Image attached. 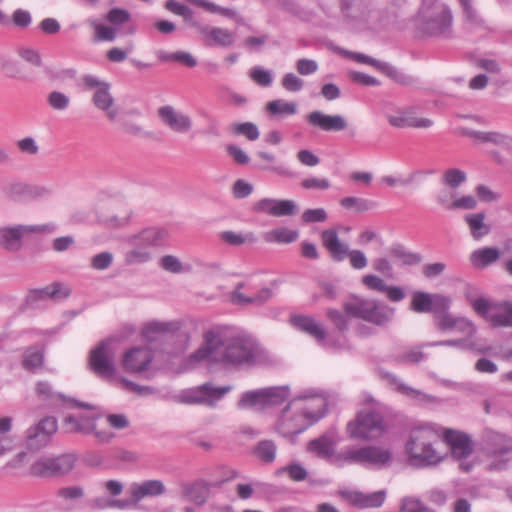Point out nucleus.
I'll return each instance as SVG.
<instances>
[{
  "instance_id": "obj_1",
  "label": "nucleus",
  "mask_w": 512,
  "mask_h": 512,
  "mask_svg": "<svg viewBox=\"0 0 512 512\" xmlns=\"http://www.w3.org/2000/svg\"><path fill=\"white\" fill-rule=\"evenodd\" d=\"M266 360L264 349L243 329L215 324L204 331L201 346L189 356V363L202 361L220 364L226 368H250Z\"/></svg>"
},
{
  "instance_id": "obj_2",
  "label": "nucleus",
  "mask_w": 512,
  "mask_h": 512,
  "mask_svg": "<svg viewBox=\"0 0 512 512\" xmlns=\"http://www.w3.org/2000/svg\"><path fill=\"white\" fill-rule=\"evenodd\" d=\"M328 400L324 393L307 389L295 396L282 410L276 430L284 437L297 436L322 419Z\"/></svg>"
},
{
  "instance_id": "obj_3",
  "label": "nucleus",
  "mask_w": 512,
  "mask_h": 512,
  "mask_svg": "<svg viewBox=\"0 0 512 512\" xmlns=\"http://www.w3.org/2000/svg\"><path fill=\"white\" fill-rule=\"evenodd\" d=\"M441 437V429L432 423L411 428L404 445L408 463L414 468H427L440 464L444 459L438 450Z\"/></svg>"
},
{
  "instance_id": "obj_4",
  "label": "nucleus",
  "mask_w": 512,
  "mask_h": 512,
  "mask_svg": "<svg viewBox=\"0 0 512 512\" xmlns=\"http://www.w3.org/2000/svg\"><path fill=\"white\" fill-rule=\"evenodd\" d=\"M417 19L421 31L428 36H452L453 15L448 5L441 0H422Z\"/></svg>"
},
{
  "instance_id": "obj_5",
  "label": "nucleus",
  "mask_w": 512,
  "mask_h": 512,
  "mask_svg": "<svg viewBox=\"0 0 512 512\" xmlns=\"http://www.w3.org/2000/svg\"><path fill=\"white\" fill-rule=\"evenodd\" d=\"M69 403L71 408L84 409L86 412L70 414L64 418L63 424L67 432L80 433L83 435L93 433L100 443H108L114 438V434L110 431L96 430V421L101 416L96 406L75 399H70Z\"/></svg>"
},
{
  "instance_id": "obj_6",
  "label": "nucleus",
  "mask_w": 512,
  "mask_h": 512,
  "mask_svg": "<svg viewBox=\"0 0 512 512\" xmlns=\"http://www.w3.org/2000/svg\"><path fill=\"white\" fill-rule=\"evenodd\" d=\"M348 317L362 319L377 326H385L392 321L395 309L374 299L353 296L343 304Z\"/></svg>"
},
{
  "instance_id": "obj_7",
  "label": "nucleus",
  "mask_w": 512,
  "mask_h": 512,
  "mask_svg": "<svg viewBox=\"0 0 512 512\" xmlns=\"http://www.w3.org/2000/svg\"><path fill=\"white\" fill-rule=\"evenodd\" d=\"M167 239L168 232L159 227L145 228L129 236L127 241L133 248L125 254V262L129 265L148 262L151 259L149 249L164 245Z\"/></svg>"
},
{
  "instance_id": "obj_8",
  "label": "nucleus",
  "mask_w": 512,
  "mask_h": 512,
  "mask_svg": "<svg viewBox=\"0 0 512 512\" xmlns=\"http://www.w3.org/2000/svg\"><path fill=\"white\" fill-rule=\"evenodd\" d=\"M387 430L388 424L383 415L374 410L360 411L346 427L349 438L362 440L380 438Z\"/></svg>"
},
{
  "instance_id": "obj_9",
  "label": "nucleus",
  "mask_w": 512,
  "mask_h": 512,
  "mask_svg": "<svg viewBox=\"0 0 512 512\" xmlns=\"http://www.w3.org/2000/svg\"><path fill=\"white\" fill-rule=\"evenodd\" d=\"M321 241L333 261L342 262L348 257L351 267L356 270H362L367 266L368 260L365 253L358 249L350 250L349 245L339 239L335 229L323 230Z\"/></svg>"
},
{
  "instance_id": "obj_10",
  "label": "nucleus",
  "mask_w": 512,
  "mask_h": 512,
  "mask_svg": "<svg viewBox=\"0 0 512 512\" xmlns=\"http://www.w3.org/2000/svg\"><path fill=\"white\" fill-rule=\"evenodd\" d=\"M112 345V339L103 340L91 350L89 355L90 369L107 381H116L120 378L117 376L114 364L115 352Z\"/></svg>"
},
{
  "instance_id": "obj_11",
  "label": "nucleus",
  "mask_w": 512,
  "mask_h": 512,
  "mask_svg": "<svg viewBox=\"0 0 512 512\" xmlns=\"http://www.w3.org/2000/svg\"><path fill=\"white\" fill-rule=\"evenodd\" d=\"M56 230L52 223L43 225H15L0 228V247L10 252H17L22 247V238L26 234H50Z\"/></svg>"
},
{
  "instance_id": "obj_12",
  "label": "nucleus",
  "mask_w": 512,
  "mask_h": 512,
  "mask_svg": "<svg viewBox=\"0 0 512 512\" xmlns=\"http://www.w3.org/2000/svg\"><path fill=\"white\" fill-rule=\"evenodd\" d=\"M75 461L73 454L41 457L31 465L30 473L38 477L64 475L73 469Z\"/></svg>"
},
{
  "instance_id": "obj_13",
  "label": "nucleus",
  "mask_w": 512,
  "mask_h": 512,
  "mask_svg": "<svg viewBox=\"0 0 512 512\" xmlns=\"http://www.w3.org/2000/svg\"><path fill=\"white\" fill-rule=\"evenodd\" d=\"M231 386L214 387L206 383L202 386L183 391L179 400L185 404L215 405L225 394L230 392Z\"/></svg>"
},
{
  "instance_id": "obj_14",
  "label": "nucleus",
  "mask_w": 512,
  "mask_h": 512,
  "mask_svg": "<svg viewBox=\"0 0 512 512\" xmlns=\"http://www.w3.org/2000/svg\"><path fill=\"white\" fill-rule=\"evenodd\" d=\"M451 298L438 293H427L423 291H415L412 294L410 308L417 313H435L449 309L451 306Z\"/></svg>"
},
{
  "instance_id": "obj_15",
  "label": "nucleus",
  "mask_w": 512,
  "mask_h": 512,
  "mask_svg": "<svg viewBox=\"0 0 512 512\" xmlns=\"http://www.w3.org/2000/svg\"><path fill=\"white\" fill-rule=\"evenodd\" d=\"M290 322L297 330L307 333L311 337L315 338L320 345L327 349L342 347L341 344L333 342L331 337L327 338L323 325L314 317L307 315H293L290 318Z\"/></svg>"
},
{
  "instance_id": "obj_16",
  "label": "nucleus",
  "mask_w": 512,
  "mask_h": 512,
  "mask_svg": "<svg viewBox=\"0 0 512 512\" xmlns=\"http://www.w3.org/2000/svg\"><path fill=\"white\" fill-rule=\"evenodd\" d=\"M69 290L65 289L59 282H54L44 288L29 291L26 297V304L33 309L43 308L49 301L66 298Z\"/></svg>"
},
{
  "instance_id": "obj_17",
  "label": "nucleus",
  "mask_w": 512,
  "mask_h": 512,
  "mask_svg": "<svg viewBox=\"0 0 512 512\" xmlns=\"http://www.w3.org/2000/svg\"><path fill=\"white\" fill-rule=\"evenodd\" d=\"M57 427V420L54 417H46L30 427L26 434L28 448L37 450L46 446L57 431Z\"/></svg>"
},
{
  "instance_id": "obj_18",
  "label": "nucleus",
  "mask_w": 512,
  "mask_h": 512,
  "mask_svg": "<svg viewBox=\"0 0 512 512\" xmlns=\"http://www.w3.org/2000/svg\"><path fill=\"white\" fill-rule=\"evenodd\" d=\"M157 114L161 122L176 133L185 134L192 128L193 122L191 117L171 105L159 107Z\"/></svg>"
},
{
  "instance_id": "obj_19",
  "label": "nucleus",
  "mask_w": 512,
  "mask_h": 512,
  "mask_svg": "<svg viewBox=\"0 0 512 512\" xmlns=\"http://www.w3.org/2000/svg\"><path fill=\"white\" fill-rule=\"evenodd\" d=\"M252 210L272 217H285L297 212V204L289 199L262 198L253 204Z\"/></svg>"
},
{
  "instance_id": "obj_20",
  "label": "nucleus",
  "mask_w": 512,
  "mask_h": 512,
  "mask_svg": "<svg viewBox=\"0 0 512 512\" xmlns=\"http://www.w3.org/2000/svg\"><path fill=\"white\" fill-rule=\"evenodd\" d=\"M193 26L197 28L205 45L209 47H231L236 40L235 33L224 28L201 25L196 22Z\"/></svg>"
},
{
  "instance_id": "obj_21",
  "label": "nucleus",
  "mask_w": 512,
  "mask_h": 512,
  "mask_svg": "<svg viewBox=\"0 0 512 512\" xmlns=\"http://www.w3.org/2000/svg\"><path fill=\"white\" fill-rule=\"evenodd\" d=\"M153 359L152 350L148 347H134L124 354L122 363L126 371L141 373L148 369Z\"/></svg>"
},
{
  "instance_id": "obj_22",
  "label": "nucleus",
  "mask_w": 512,
  "mask_h": 512,
  "mask_svg": "<svg viewBox=\"0 0 512 512\" xmlns=\"http://www.w3.org/2000/svg\"><path fill=\"white\" fill-rule=\"evenodd\" d=\"M442 436L449 445L453 457L458 460H463L472 453L473 445L468 435L453 429H445Z\"/></svg>"
},
{
  "instance_id": "obj_23",
  "label": "nucleus",
  "mask_w": 512,
  "mask_h": 512,
  "mask_svg": "<svg viewBox=\"0 0 512 512\" xmlns=\"http://www.w3.org/2000/svg\"><path fill=\"white\" fill-rule=\"evenodd\" d=\"M306 120L312 127L326 132H338L347 128V121L342 115H329L319 110L310 112Z\"/></svg>"
},
{
  "instance_id": "obj_24",
  "label": "nucleus",
  "mask_w": 512,
  "mask_h": 512,
  "mask_svg": "<svg viewBox=\"0 0 512 512\" xmlns=\"http://www.w3.org/2000/svg\"><path fill=\"white\" fill-rule=\"evenodd\" d=\"M483 452L485 456L512 454V440L504 434L487 430L483 438Z\"/></svg>"
},
{
  "instance_id": "obj_25",
  "label": "nucleus",
  "mask_w": 512,
  "mask_h": 512,
  "mask_svg": "<svg viewBox=\"0 0 512 512\" xmlns=\"http://www.w3.org/2000/svg\"><path fill=\"white\" fill-rule=\"evenodd\" d=\"M387 120L395 128H429L433 124L428 118H418L412 108L399 109L394 114L387 115Z\"/></svg>"
},
{
  "instance_id": "obj_26",
  "label": "nucleus",
  "mask_w": 512,
  "mask_h": 512,
  "mask_svg": "<svg viewBox=\"0 0 512 512\" xmlns=\"http://www.w3.org/2000/svg\"><path fill=\"white\" fill-rule=\"evenodd\" d=\"M165 492V484L158 479L133 482L129 487V494L134 502H139L148 497H157L163 495Z\"/></svg>"
},
{
  "instance_id": "obj_27",
  "label": "nucleus",
  "mask_w": 512,
  "mask_h": 512,
  "mask_svg": "<svg viewBox=\"0 0 512 512\" xmlns=\"http://www.w3.org/2000/svg\"><path fill=\"white\" fill-rule=\"evenodd\" d=\"M212 486V483L197 480L193 483L184 484L182 486V494L187 501L202 506L207 502Z\"/></svg>"
},
{
  "instance_id": "obj_28",
  "label": "nucleus",
  "mask_w": 512,
  "mask_h": 512,
  "mask_svg": "<svg viewBox=\"0 0 512 512\" xmlns=\"http://www.w3.org/2000/svg\"><path fill=\"white\" fill-rule=\"evenodd\" d=\"M334 465L344 467L347 465H360L365 467V446H347L337 452L334 458Z\"/></svg>"
},
{
  "instance_id": "obj_29",
  "label": "nucleus",
  "mask_w": 512,
  "mask_h": 512,
  "mask_svg": "<svg viewBox=\"0 0 512 512\" xmlns=\"http://www.w3.org/2000/svg\"><path fill=\"white\" fill-rule=\"evenodd\" d=\"M501 256L497 247H482L470 254V263L476 269H484L495 263Z\"/></svg>"
},
{
  "instance_id": "obj_30",
  "label": "nucleus",
  "mask_w": 512,
  "mask_h": 512,
  "mask_svg": "<svg viewBox=\"0 0 512 512\" xmlns=\"http://www.w3.org/2000/svg\"><path fill=\"white\" fill-rule=\"evenodd\" d=\"M392 458L389 449L380 446H365V467L382 468L385 467Z\"/></svg>"
},
{
  "instance_id": "obj_31",
  "label": "nucleus",
  "mask_w": 512,
  "mask_h": 512,
  "mask_svg": "<svg viewBox=\"0 0 512 512\" xmlns=\"http://www.w3.org/2000/svg\"><path fill=\"white\" fill-rule=\"evenodd\" d=\"M308 449L322 459L328 460L334 465V458L337 454L335 452V443L327 435H322L317 439H313L308 444Z\"/></svg>"
},
{
  "instance_id": "obj_32",
  "label": "nucleus",
  "mask_w": 512,
  "mask_h": 512,
  "mask_svg": "<svg viewBox=\"0 0 512 512\" xmlns=\"http://www.w3.org/2000/svg\"><path fill=\"white\" fill-rule=\"evenodd\" d=\"M489 321L494 327H512V302H496L493 312L489 315Z\"/></svg>"
},
{
  "instance_id": "obj_33",
  "label": "nucleus",
  "mask_w": 512,
  "mask_h": 512,
  "mask_svg": "<svg viewBox=\"0 0 512 512\" xmlns=\"http://www.w3.org/2000/svg\"><path fill=\"white\" fill-rule=\"evenodd\" d=\"M382 378L387 380V382L391 386H393L397 392H399L403 395H406V396L410 397L411 399H415V400H419V401H427L430 399L429 395L408 386L407 384L403 383L396 375H394L392 373L383 372Z\"/></svg>"
},
{
  "instance_id": "obj_34",
  "label": "nucleus",
  "mask_w": 512,
  "mask_h": 512,
  "mask_svg": "<svg viewBox=\"0 0 512 512\" xmlns=\"http://www.w3.org/2000/svg\"><path fill=\"white\" fill-rule=\"evenodd\" d=\"M177 329H179L177 322L151 321L143 327L141 334L145 340L152 342L157 340L160 335Z\"/></svg>"
},
{
  "instance_id": "obj_35",
  "label": "nucleus",
  "mask_w": 512,
  "mask_h": 512,
  "mask_svg": "<svg viewBox=\"0 0 512 512\" xmlns=\"http://www.w3.org/2000/svg\"><path fill=\"white\" fill-rule=\"evenodd\" d=\"M5 192L11 198H18L24 195H33L35 197H43L50 193V190L45 187H30L23 182H12L5 188Z\"/></svg>"
},
{
  "instance_id": "obj_36",
  "label": "nucleus",
  "mask_w": 512,
  "mask_h": 512,
  "mask_svg": "<svg viewBox=\"0 0 512 512\" xmlns=\"http://www.w3.org/2000/svg\"><path fill=\"white\" fill-rule=\"evenodd\" d=\"M485 217L486 215L484 212L467 214L464 217V220L470 229V233L475 240L483 238L490 232V226L485 223Z\"/></svg>"
},
{
  "instance_id": "obj_37",
  "label": "nucleus",
  "mask_w": 512,
  "mask_h": 512,
  "mask_svg": "<svg viewBox=\"0 0 512 512\" xmlns=\"http://www.w3.org/2000/svg\"><path fill=\"white\" fill-rule=\"evenodd\" d=\"M264 391V409L275 408L282 405L289 397L287 386L267 387Z\"/></svg>"
},
{
  "instance_id": "obj_38",
  "label": "nucleus",
  "mask_w": 512,
  "mask_h": 512,
  "mask_svg": "<svg viewBox=\"0 0 512 512\" xmlns=\"http://www.w3.org/2000/svg\"><path fill=\"white\" fill-rule=\"evenodd\" d=\"M239 409H254L262 411L264 409V391L263 389L244 392L237 402Z\"/></svg>"
},
{
  "instance_id": "obj_39",
  "label": "nucleus",
  "mask_w": 512,
  "mask_h": 512,
  "mask_svg": "<svg viewBox=\"0 0 512 512\" xmlns=\"http://www.w3.org/2000/svg\"><path fill=\"white\" fill-rule=\"evenodd\" d=\"M299 237V233L296 230L288 228H276L267 231L263 235V239L267 243H283L290 244L296 241Z\"/></svg>"
},
{
  "instance_id": "obj_40",
  "label": "nucleus",
  "mask_w": 512,
  "mask_h": 512,
  "mask_svg": "<svg viewBox=\"0 0 512 512\" xmlns=\"http://www.w3.org/2000/svg\"><path fill=\"white\" fill-rule=\"evenodd\" d=\"M243 284H239L232 294V301L236 304L263 303L272 297V290L269 288L261 289L254 297H247L240 292Z\"/></svg>"
},
{
  "instance_id": "obj_41",
  "label": "nucleus",
  "mask_w": 512,
  "mask_h": 512,
  "mask_svg": "<svg viewBox=\"0 0 512 512\" xmlns=\"http://www.w3.org/2000/svg\"><path fill=\"white\" fill-rule=\"evenodd\" d=\"M188 2L204 8L211 13H217L224 17L234 19L237 23H243V18L231 8L221 7L208 0H187Z\"/></svg>"
},
{
  "instance_id": "obj_42",
  "label": "nucleus",
  "mask_w": 512,
  "mask_h": 512,
  "mask_svg": "<svg viewBox=\"0 0 512 512\" xmlns=\"http://www.w3.org/2000/svg\"><path fill=\"white\" fill-rule=\"evenodd\" d=\"M467 181V174L459 168L446 169L440 178V183L451 190L459 188Z\"/></svg>"
},
{
  "instance_id": "obj_43",
  "label": "nucleus",
  "mask_w": 512,
  "mask_h": 512,
  "mask_svg": "<svg viewBox=\"0 0 512 512\" xmlns=\"http://www.w3.org/2000/svg\"><path fill=\"white\" fill-rule=\"evenodd\" d=\"M44 362L43 347L33 346L25 350L22 366L25 370L33 371L42 366Z\"/></svg>"
},
{
  "instance_id": "obj_44",
  "label": "nucleus",
  "mask_w": 512,
  "mask_h": 512,
  "mask_svg": "<svg viewBox=\"0 0 512 512\" xmlns=\"http://www.w3.org/2000/svg\"><path fill=\"white\" fill-rule=\"evenodd\" d=\"M390 256L399 259L404 265H417L421 262L422 257L419 253L407 251L406 248L399 243L393 244L390 248Z\"/></svg>"
},
{
  "instance_id": "obj_45",
  "label": "nucleus",
  "mask_w": 512,
  "mask_h": 512,
  "mask_svg": "<svg viewBox=\"0 0 512 512\" xmlns=\"http://www.w3.org/2000/svg\"><path fill=\"white\" fill-rule=\"evenodd\" d=\"M57 498L60 500L59 505L65 510L70 511L72 506L69 504L70 501L80 499L84 495V491L79 486H69L60 488L57 493Z\"/></svg>"
},
{
  "instance_id": "obj_46",
  "label": "nucleus",
  "mask_w": 512,
  "mask_h": 512,
  "mask_svg": "<svg viewBox=\"0 0 512 512\" xmlns=\"http://www.w3.org/2000/svg\"><path fill=\"white\" fill-rule=\"evenodd\" d=\"M93 104L100 110H108L112 108L114 99L110 93V84H103L102 87L96 89L93 98Z\"/></svg>"
},
{
  "instance_id": "obj_47",
  "label": "nucleus",
  "mask_w": 512,
  "mask_h": 512,
  "mask_svg": "<svg viewBox=\"0 0 512 512\" xmlns=\"http://www.w3.org/2000/svg\"><path fill=\"white\" fill-rule=\"evenodd\" d=\"M36 392L38 397L49 403H54L57 401L69 402L70 399H66L65 396L61 393H57L52 389V386L45 381H40L36 385Z\"/></svg>"
},
{
  "instance_id": "obj_48",
  "label": "nucleus",
  "mask_w": 512,
  "mask_h": 512,
  "mask_svg": "<svg viewBox=\"0 0 512 512\" xmlns=\"http://www.w3.org/2000/svg\"><path fill=\"white\" fill-rule=\"evenodd\" d=\"M266 109L272 115H294L297 112V105L294 102L277 99L270 101Z\"/></svg>"
},
{
  "instance_id": "obj_49",
  "label": "nucleus",
  "mask_w": 512,
  "mask_h": 512,
  "mask_svg": "<svg viewBox=\"0 0 512 512\" xmlns=\"http://www.w3.org/2000/svg\"><path fill=\"white\" fill-rule=\"evenodd\" d=\"M266 487H268V485L265 483L251 480L246 483H238L235 487V491L241 500H248L253 496L256 490H264Z\"/></svg>"
},
{
  "instance_id": "obj_50",
  "label": "nucleus",
  "mask_w": 512,
  "mask_h": 512,
  "mask_svg": "<svg viewBox=\"0 0 512 512\" xmlns=\"http://www.w3.org/2000/svg\"><path fill=\"white\" fill-rule=\"evenodd\" d=\"M385 491H376L370 494L356 495L355 502L361 507H380L385 501Z\"/></svg>"
},
{
  "instance_id": "obj_51",
  "label": "nucleus",
  "mask_w": 512,
  "mask_h": 512,
  "mask_svg": "<svg viewBox=\"0 0 512 512\" xmlns=\"http://www.w3.org/2000/svg\"><path fill=\"white\" fill-rule=\"evenodd\" d=\"M477 138L483 142H492L506 149H512V137L498 132H478Z\"/></svg>"
},
{
  "instance_id": "obj_52",
  "label": "nucleus",
  "mask_w": 512,
  "mask_h": 512,
  "mask_svg": "<svg viewBox=\"0 0 512 512\" xmlns=\"http://www.w3.org/2000/svg\"><path fill=\"white\" fill-rule=\"evenodd\" d=\"M220 238L224 242L233 246H239L247 242L254 243L256 241L255 235L251 232L242 234L233 231H223L220 233Z\"/></svg>"
},
{
  "instance_id": "obj_53",
  "label": "nucleus",
  "mask_w": 512,
  "mask_h": 512,
  "mask_svg": "<svg viewBox=\"0 0 512 512\" xmlns=\"http://www.w3.org/2000/svg\"><path fill=\"white\" fill-rule=\"evenodd\" d=\"M92 27L94 28V41L95 42H112L116 39L117 30L113 27L106 26L97 21L91 22Z\"/></svg>"
},
{
  "instance_id": "obj_54",
  "label": "nucleus",
  "mask_w": 512,
  "mask_h": 512,
  "mask_svg": "<svg viewBox=\"0 0 512 512\" xmlns=\"http://www.w3.org/2000/svg\"><path fill=\"white\" fill-rule=\"evenodd\" d=\"M255 454L261 461L271 463L276 456V445L270 440L260 441L256 446Z\"/></svg>"
},
{
  "instance_id": "obj_55",
  "label": "nucleus",
  "mask_w": 512,
  "mask_h": 512,
  "mask_svg": "<svg viewBox=\"0 0 512 512\" xmlns=\"http://www.w3.org/2000/svg\"><path fill=\"white\" fill-rule=\"evenodd\" d=\"M400 512H435L424 504L419 498L406 496L401 500Z\"/></svg>"
},
{
  "instance_id": "obj_56",
  "label": "nucleus",
  "mask_w": 512,
  "mask_h": 512,
  "mask_svg": "<svg viewBox=\"0 0 512 512\" xmlns=\"http://www.w3.org/2000/svg\"><path fill=\"white\" fill-rule=\"evenodd\" d=\"M250 78L259 86L269 87L273 83V74L270 70L261 66H255L250 70Z\"/></svg>"
},
{
  "instance_id": "obj_57",
  "label": "nucleus",
  "mask_w": 512,
  "mask_h": 512,
  "mask_svg": "<svg viewBox=\"0 0 512 512\" xmlns=\"http://www.w3.org/2000/svg\"><path fill=\"white\" fill-rule=\"evenodd\" d=\"M234 134L243 135L250 141H255L259 138L258 127L252 122L235 123L232 125Z\"/></svg>"
},
{
  "instance_id": "obj_58",
  "label": "nucleus",
  "mask_w": 512,
  "mask_h": 512,
  "mask_svg": "<svg viewBox=\"0 0 512 512\" xmlns=\"http://www.w3.org/2000/svg\"><path fill=\"white\" fill-rule=\"evenodd\" d=\"M487 459V470L491 472H500L509 467L512 454H501L498 456H485Z\"/></svg>"
},
{
  "instance_id": "obj_59",
  "label": "nucleus",
  "mask_w": 512,
  "mask_h": 512,
  "mask_svg": "<svg viewBox=\"0 0 512 512\" xmlns=\"http://www.w3.org/2000/svg\"><path fill=\"white\" fill-rule=\"evenodd\" d=\"M422 174H423L422 171L415 170V171L411 172L407 178H404V179H400V178H397L392 175H385L380 178V182L390 188L395 187L397 185L409 186L410 184H412L414 182V180L418 176H420Z\"/></svg>"
},
{
  "instance_id": "obj_60",
  "label": "nucleus",
  "mask_w": 512,
  "mask_h": 512,
  "mask_svg": "<svg viewBox=\"0 0 512 512\" xmlns=\"http://www.w3.org/2000/svg\"><path fill=\"white\" fill-rule=\"evenodd\" d=\"M445 309L441 312L435 313L434 321L437 328L441 331H450L454 329L455 322L458 317L453 316Z\"/></svg>"
},
{
  "instance_id": "obj_61",
  "label": "nucleus",
  "mask_w": 512,
  "mask_h": 512,
  "mask_svg": "<svg viewBox=\"0 0 512 512\" xmlns=\"http://www.w3.org/2000/svg\"><path fill=\"white\" fill-rule=\"evenodd\" d=\"M47 103L52 109L63 111L69 107L70 98L62 92L52 91L47 96Z\"/></svg>"
},
{
  "instance_id": "obj_62",
  "label": "nucleus",
  "mask_w": 512,
  "mask_h": 512,
  "mask_svg": "<svg viewBox=\"0 0 512 512\" xmlns=\"http://www.w3.org/2000/svg\"><path fill=\"white\" fill-rule=\"evenodd\" d=\"M340 204L346 209H355L357 212L367 211L373 206L371 201L353 196L341 199Z\"/></svg>"
},
{
  "instance_id": "obj_63",
  "label": "nucleus",
  "mask_w": 512,
  "mask_h": 512,
  "mask_svg": "<svg viewBox=\"0 0 512 512\" xmlns=\"http://www.w3.org/2000/svg\"><path fill=\"white\" fill-rule=\"evenodd\" d=\"M160 266L171 273L178 274L189 271V267H184L181 261L174 255H165L160 260Z\"/></svg>"
},
{
  "instance_id": "obj_64",
  "label": "nucleus",
  "mask_w": 512,
  "mask_h": 512,
  "mask_svg": "<svg viewBox=\"0 0 512 512\" xmlns=\"http://www.w3.org/2000/svg\"><path fill=\"white\" fill-rule=\"evenodd\" d=\"M165 8L173 14L183 17L187 22L193 19V11L187 5L175 0H168L165 4Z\"/></svg>"
}]
</instances>
